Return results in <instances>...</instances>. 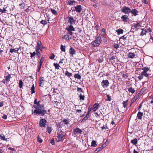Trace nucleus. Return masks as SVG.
<instances>
[{
	"label": "nucleus",
	"instance_id": "8fccbe9b",
	"mask_svg": "<svg viewBox=\"0 0 153 153\" xmlns=\"http://www.w3.org/2000/svg\"><path fill=\"white\" fill-rule=\"evenodd\" d=\"M111 100V98L109 95H107V100L110 101Z\"/></svg>",
	"mask_w": 153,
	"mask_h": 153
},
{
	"label": "nucleus",
	"instance_id": "0e129e2a",
	"mask_svg": "<svg viewBox=\"0 0 153 153\" xmlns=\"http://www.w3.org/2000/svg\"><path fill=\"white\" fill-rule=\"evenodd\" d=\"M125 35H124V36H121V37H120V39H122L123 40H126V37H125Z\"/></svg>",
	"mask_w": 153,
	"mask_h": 153
},
{
	"label": "nucleus",
	"instance_id": "dca6fc26",
	"mask_svg": "<svg viewBox=\"0 0 153 153\" xmlns=\"http://www.w3.org/2000/svg\"><path fill=\"white\" fill-rule=\"evenodd\" d=\"M66 29L68 31H74L75 30L74 28L71 25H70L68 27H67Z\"/></svg>",
	"mask_w": 153,
	"mask_h": 153
},
{
	"label": "nucleus",
	"instance_id": "6e6d98bb",
	"mask_svg": "<svg viewBox=\"0 0 153 153\" xmlns=\"http://www.w3.org/2000/svg\"><path fill=\"white\" fill-rule=\"evenodd\" d=\"M50 143L52 145H54L55 144L54 139L53 138L51 140Z\"/></svg>",
	"mask_w": 153,
	"mask_h": 153
},
{
	"label": "nucleus",
	"instance_id": "1a4fd4ad",
	"mask_svg": "<svg viewBox=\"0 0 153 153\" xmlns=\"http://www.w3.org/2000/svg\"><path fill=\"white\" fill-rule=\"evenodd\" d=\"M67 19L68 23H69L71 25L75 24V21L72 17H68Z\"/></svg>",
	"mask_w": 153,
	"mask_h": 153
},
{
	"label": "nucleus",
	"instance_id": "412c9836",
	"mask_svg": "<svg viewBox=\"0 0 153 153\" xmlns=\"http://www.w3.org/2000/svg\"><path fill=\"white\" fill-rule=\"evenodd\" d=\"M52 103L53 104V105L54 106V107L56 108L58 105L60 104V103L57 101H52Z\"/></svg>",
	"mask_w": 153,
	"mask_h": 153
},
{
	"label": "nucleus",
	"instance_id": "5701e85b",
	"mask_svg": "<svg viewBox=\"0 0 153 153\" xmlns=\"http://www.w3.org/2000/svg\"><path fill=\"white\" fill-rule=\"evenodd\" d=\"M89 112L88 111V113L86 114L85 116L81 122H84L88 119L89 115Z\"/></svg>",
	"mask_w": 153,
	"mask_h": 153
},
{
	"label": "nucleus",
	"instance_id": "c9c22d12",
	"mask_svg": "<svg viewBox=\"0 0 153 153\" xmlns=\"http://www.w3.org/2000/svg\"><path fill=\"white\" fill-rule=\"evenodd\" d=\"M74 77L75 78L78 79H80L81 78V76L78 74H76L74 75Z\"/></svg>",
	"mask_w": 153,
	"mask_h": 153
},
{
	"label": "nucleus",
	"instance_id": "a878e982",
	"mask_svg": "<svg viewBox=\"0 0 153 153\" xmlns=\"http://www.w3.org/2000/svg\"><path fill=\"white\" fill-rule=\"evenodd\" d=\"M116 31L117 32L118 35H119L123 33V30L122 29H118L116 30Z\"/></svg>",
	"mask_w": 153,
	"mask_h": 153
},
{
	"label": "nucleus",
	"instance_id": "7c9ffc66",
	"mask_svg": "<svg viewBox=\"0 0 153 153\" xmlns=\"http://www.w3.org/2000/svg\"><path fill=\"white\" fill-rule=\"evenodd\" d=\"M65 75L68 76V77H70L72 76V74L69 72L67 71H65Z\"/></svg>",
	"mask_w": 153,
	"mask_h": 153
},
{
	"label": "nucleus",
	"instance_id": "864d4df0",
	"mask_svg": "<svg viewBox=\"0 0 153 153\" xmlns=\"http://www.w3.org/2000/svg\"><path fill=\"white\" fill-rule=\"evenodd\" d=\"M75 2L74 1H68V3L70 5H73Z\"/></svg>",
	"mask_w": 153,
	"mask_h": 153
},
{
	"label": "nucleus",
	"instance_id": "bf43d9fd",
	"mask_svg": "<svg viewBox=\"0 0 153 153\" xmlns=\"http://www.w3.org/2000/svg\"><path fill=\"white\" fill-rule=\"evenodd\" d=\"M142 2L145 4H148V2L146 0H142Z\"/></svg>",
	"mask_w": 153,
	"mask_h": 153
},
{
	"label": "nucleus",
	"instance_id": "de8ad7c7",
	"mask_svg": "<svg viewBox=\"0 0 153 153\" xmlns=\"http://www.w3.org/2000/svg\"><path fill=\"white\" fill-rule=\"evenodd\" d=\"M51 10L53 14L55 15H56L57 12L55 10L53 9H51Z\"/></svg>",
	"mask_w": 153,
	"mask_h": 153
},
{
	"label": "nucleus",
	"instance_id": "bb28decb",
	"mask_svg": "<svg viewBox=\"0 0 153 153\" xmlns=\"http://www.w3.org/2000/svg\"><path fill=\"white\" fill-rule=\"evenodd\" d=\"M147 32V30L146 29H142V32L141 33V35L143 36L146 35V33Z\"/></svg>",
	"mask_w": 153,
	"mask_h": 153
},
{
	"label": "nucleus",
	"instance_id": "ddd939ff",
	"mask_svg": "<svg viewBox=\"0 0 153 153\" xmlns=\"http://www.w3.org/2000/svg\"><path fill=\"white\" fill-rule=\"evenodd\" d=\"M74 131V133L77 134H81L82 132L81 130L78 128H76Z\"/></svg>",
	"mask_w": 153,
	"mask_h": 153
},
{
	"label": "nucleus",
	"instance_id": "f257e3e1",
	"mask_svg": "<svg viewBox=\"0 0 153 153\" xmlns=\"http://www.w3.org/2000/svg\"><path fill=\"white\" fill-rule=\"evenodd\" d=\"M33 107L36 109L33 111L34 113L41 116H43L47 113V111L44 109V106L43 104H41L39 107L37 105H34Z\"/></svg>",
	"mask_w": 153,
	"mask_h": 153
},
{
	"label": "nucleus",
	"instance_id": "9b49d317",
	"mask_svg": "<svg viewBox=\"0 0 153 153\" xmlns=\"http://www.w3.org/2000/svg\"><path fill=\"white\" fill-rule=\"evenodd\" d=\"M43 46L42 45L41 42L40 41H39L37 42V45L36 48L42 49L43 48Z\"/></svg>",
	"mask_w": 153,
	"mask_h": 153
},
{
	"label": "nucleus",
	"instance_id": "aec40b11",
	"mask_svg": "<svg viewBox=\"0 0 153 153\" xmlns=\"http://www.w3.org/2000/svg\"><path fill=\"white\" fill-rule=\"evenodd\" d=\"M75 52L76 51L75 49L74 48H73L72 47H71L69 50V52L70 54L73 55L75 53Z\"/></svg>",
	"mask_w": 153,
	"mask_h": 153
},
{
	"label": "nucleus",
	"instance_id": "37998d69",
	"mask_svg": "<svg viewBox=\"0 0 153 153\" xmlns=\"http://www.w3.org/2000/svg\"><path fill=\"white\" fill-rule=\"evenodd\" d=\"M47 129L48 132L49 134H50L51 132L52 131V129L49 126L48 127Z\"/></svg>",
	"mask_w": 153,
	"mask_h": 153
},
{
	"label": "nucleus",
	"instance_id": "a18cd8bd",
	"mask_svg": "<svg viewBox=\"0 0 153 153\" xmlns=\"http://www.w3.org/2000/svg\"><path fill=\"white\" fill-rule=\"evenodd\" d=\"M62 122H63L65 123V124L67 125L69 123V121H68L67 119H64L62 121Z\"/></svg>",
	"mask_w": 153,
	"mask_h": 153
},
{
	"label": "nucleus",
	"instance_id": "473e14b6",
	"mask_svg": "<svg viewBox=\"0 0 153 153\" xmlns=\"http://www.w3.org/2000/svg\"><path fill=\"white\" fill-rule=\"evenodd\" d=\"M30 90H31V94H32L35 92V90H35V87H34V85L33 84V85L31 87Z\"/></svg>",
	"mask_w": 153,
	"mask_h": 153
},
{
	"label": "nucleus",
	"instance_id": "0eeeda50",
	"mask_svg": "<svg viewBox=\"0 0 153 153\" xmlns=\"http://www.w3.org/2000/svg\"><path fill=\"white\" fill-rule=\"evenodd\" d=\"M121 19L122 21L125 22H129L130 21L128 16L126 15L123 16L121 17Z\"/></svg>",
	"mask_w": 153,
	"mask_h": 153
},
{
	"label": "nucleus",
	"instance_id": "423d86ee",
	"mask_svg": "<svg viewBox=\"0 0 153 153\" xmlns=\"http://www.w3.org/2000/svg\"><path fill=\"white\" fill-rule=\"evenodd\" d=\"M122 12L126 14H128L131 13V9L128 7L124 6L123 7Z\"/></svg>",
	"mask_w": 153,
	"mask_h": 153
},
{
	"label": "nucleus",
	"instance_id": "13d9d810",
	"mask_svg": "<svg viewBox=\"0 0 153 153\" xmlns=\"http://www.w3.org/2000/svg\"><path fill=\"white\" fill-rule=\"evenodd\" d=\"M56 126H57V127L59 129V128H60L61 126V124L60 123H56Z\"/></svg>",
	"mask_w": 153,
	"mask_h": 153
},
{
	"label": "nucleus",
	"instance_id": "cd10ccee",
	"mask_svg": "<svg viewBox=\"0 0 153 153\" xmlns=\"http://www.w3.org/2000/svg\"><path fill=\"white\" fill-rule=\"evenodd\" d=\"M20 48V47L18 48H17V50H16L15 49H14L13 48H11L10 49V52L11 53H13V52H17L19 50V49Z\"/></svg>",
	"mask_w": 153,
	"mask_h": 153
},
{
	"label": "nucleus",
	"instance_id": "9d476101",
	"mask_svg": "<svg viewBox=\"0 0 153 153\" xmlns=\"http://www.w3.org/2000/svg\"><path fill=\"white\" fill-rule=\"evenodd\" d=\"M75 11L77 13H80L82 10V6L78 5L74 7Z\"/></svg>",
	"mask_w": 153,
	"mask_h": 153
},
{
	"label": "nucleus",
	"instance_id": "2f4dec72",
	"mask_svg": "<svg viewBox=\"0 0 153 153\" xmlns=\"http://www.w3.org/2000/svg\"><path fill=\"white\" fill-rule=\"evenodd\" d=\"M19 87L22 88L23 86V82L22 80H20L19 81Z\"/></svg>",
	"mask_w": 153,
	"mask_h": 153
},
{
	"label": "nucleus",
	"instance_id": "c85d7f7f",
	"mask_svg": "<svg viewBox=\"0 0 153 153\" xmlns=\"http://www.w3.org/2000/svg\"><path fill=\"white\" fill-rule=\"evenodd\" d=\"M141 74L142 75H143L147 77H149V76L150 75V74L147 73L146 72L144 71H142L141 72Z\"/></svg>",
	"mask_w": 153,
	"mask_h": 153
},
{
	"label": "nucleus",
	"instance_id": "052dcab7",
	"mask_svg": "<svg viewBox=\"0 0 153 153\" xmlns=\"http://www.w3.org/2000/svg\"><path fill=\"white\" fill-rule=\"evenodd\" d=\"M41 66H42L39 65L38 66V68H37V71L38 72L39 71H40V69L41 67Z\"/></svg>",
	"mask_w": 153,
	"mask_h": 153
},
{
	"label": "nucleus",
	"instance_id": "393cba45",
	"mask_svg": "<svg viewBox=\"0 0 153 153\" xmlns=\"http://www.w3.org/2000/svg\"><path fill=\"white\" fill-rule=\"evenodd\" d=\"M103 145H102V146L100 147H99L98 148H97L95 151L94 152L95 153H97L99 151H100L102 149L104 148V147L103 146Z\"/></svg>",
	"mask_w": 153,
	"mask_h": 153
},
{
	"label": "nucleus",
	"instance_id": "e433bc0d",
	"mask_svg": "<svg viewBox=\"0 0 153 153\" xmlns=\"http://www.w3.org/2000/svg\"><path fill=\"white\" fill-rule=\"evenodd\" d=\"M53 66L55 67V69H59V67H60V66L59 65V64L57 63H54L53 64Z\"/></svg>",
	"mask_w": 153,
	"mask_h": 153
},
{
	"label": "nucleus",
	"instance_id": "6e6552de",
	"mask_svg": "<svg viewBox=\"0 0 153 153\" xmlns=\"http://www.w3.org/2000/svg\"><path fill=\"white\" fill-rule=\"evenodd\" d=\"M109 84L108 80H103L101 82V85L104 88L108 86Z\"/></svg>",
	"mask_w": 153,
	"mask_h": 153
},
{
	"label": "nucleus",
	"instance_id": "4d7b16f0",
	"mask_svg": "<svg viewBox=\"0 0 153 153\" xmlns=\"http://www.w3.org/2000/svg\"><path fill=\"white\" fill-rule=\"evenodd\" d=\"M108 128L106 125L103 126L102 127V130L104 129H106Z\"/></svg>",
	"mask_w": 153,
	"mask_h": 153
},
{
	"label": "nucleus",
	"instance_id": "f704fd0d",
	"mask_svg": "<svg viewBox=\"0 0 153 153\" xmlns=\"http://www.w3.org/2000/svg\"><path fill=\"white\" fill-rule=\"evenodd\" d=\"M40 101L37 102L36 99H35L34 101V104L36 105L37 106V107H39L40 105L39 104Z\"/></svg>",
	"mask_w": 153,
	"mask_h": 153
},
{
	"label": "nucleus",
	"instance_id": "ea45409f",
	"mask_svg": "<svg viewBox=\"0 0 153 153\" xmlns=\"http://www.w3.org/2000/svg\"><path fill=\"white\" fill-rule=\"evenodd\" d=\"M142 70L143 71L147 72L149 70V68L148 67H144L142 68Z\"/></svg>",
	"mask_w": 153,
	"mask_h": 153
},
{
	"label": "nucleus",
	"instance_id": "72a5a7b5",
	"mask_svg": "<svg viewBox=\"0 0 153 153\" xmlns=\"http://www.w3.org/2000/svg\"><path fill=\"white\" fill-rule=\"evenodd\" d=\"M128 100H127L126 101H123V106L124 108L126 107L128 105Z\"/></svg>",
	"mask_w": 153,
	"mask_h": 153
},
{
	"label": "nucleus",
	"instance_id": "b1692460",
	"mask_svg": "<svg viewBox=\"0 0 153 153\" xmlns=\"http://www.w3.org/2000/svg\"><path fill=\"white\" fill-rule=\"evenodd\" d=\"M42 51V49H38L37 48H36V55L38 56V57H39L40 56L41 54L39 51V50Z\"/></svg>",
	"mask_w": 153,
	"mask_h": 153
},
{
	"label": "nucleus",
	"instance_id": "20e7f679",
	"mask_svg": "<svg viewBox=\"0 0 153 153\" xmlns=\"http://www.w3.org/2000/svg\"><path fill=\"white\" fill-rule=\"evenodd\" d=\"M47 123L46 120L45 119H41L39 123L40 127H45Z\"/></svg>",
	"mask_w": 153,
	"mask_h": 153
},
{
	"label": "nucleus",
	"instance_id": "39448f33",
	"mask_svg": "<svg viewBox=\"0 0 153 153\" xmlns=\"http://www.w3.org/2000/svg\"><path fill=\"white\" fill-rule=\"evenodd\" d=\"M11 78L10 74H8L6 76H5V79L3 81V82L5 84H7L10 81V79Z\"/></svg>",
	"mask_w": 153,
	"mask_h": 153
},
{
	"label": "nucleus",
	"instance_id": "774afa93",
	"mask_svg": "<svg viewBox=\"0 0 153 153\" xmlns=\"http://www.w3.org/2000/svg\"><path fill=\"white\" fill-rule=\"evenodd\" d=\"M95 114V116L97 117H100V116L99 115V114H98V113L97 112H95L94 113Z\"/></svg>",
	"mask_w": 153,
	"mask_h": 153
},
{
	"label": "nucleus",
	"instance_id": "3c124183",
	"mask_svg": "<svg viewBox=\"0 0 153 153\" xmlns=\"http://www.w3.org/2000/svg\"><path fill=\"white\" fill-rule=\"evenodd\" d=\"M30 57L31 58H32L36 54L35 52H33V53H30Z\"/></svg>",
	"mask_w": 153,
	"mask_h": 153
},
{
	"label": "nucleus",
	"instance_id": "e2e57ef3",
	"mask_svg": "<svg viewBox=\"0 0 153 153\" xmlns=\"http://www.w3.org/2000/svg\"><path fill=\"white\" fill-rule=\"evenodd\" d=\"M77 91L78 92H82V90L81 88L78 87L77 88Z\"/></svg>",
	"mask_w": 153,
	"mask_h": 153
},
{
	"label": "nucleus",
	"instance_id": "79ce46f5",
	"mask_svg": "<svg viewBox=\"0 0 153 153\" xmlns=\"http://www.w3.org/2000/svg\"><path fill=\"white\" fill-rule=\"evenodd\" d=\"M60 49L62 51L65 52V46H63L62 45H61Z\"/></svg>",
	"mask_w": 153,
	"mask_h": 153
},
{
	"label": "nucleus",
	"instance_id": "4468645a",
	"mask_svg": "<svg viewBox=\"0 0 153 153\" xmlns=\"http://www.w3.org/2000/svg\"><path fill=\"white\" fill-rule=\"evenodd\" d=\"M100 106L99 104L97 103L94 104L93 106V110L94 111H95L98 109Z\"/></svg>",
	"mask_w": 153,
	"mask_h": 153
},
{
	"label": "nucleus",
	"instance_id": "4be33fe9",
	"mask_svg": "<svg viewBox=\"0 0 153 153\" xmlns=\"http://www.w3.org/2000/svg\"><path fill=\"white\" fill-rule=\"evenodd\" d=\"M127 89L128 91L132 94H134L135 92L134 88H133L131 87H129Z\"/></svg>",
	"mask_w": 153,
	"mask_h": 153
},
{
	"label": "nucleus",
	"instance_id": "338daca9",
	"mask_svg": "<svg viewBox=\"0 0 153 153\" xmlns=\"http://www.w3.org/2000/svg\"><path fill=\"white\" fill-rule=\"evenodd\" d=\"M2 117L4 119H6L7 118V115L4 114L3 115Z\"/></svg>",
	"mask_w": 153,
	"mask_h": 153
},
{
	"label": "nucleus",
	"instance_id": "f3484780",
	"mask_svg": "<svg viewBox=\"0 0 153 153\" xmlns=\"http://www.w3.org/2000/svg\"><path fill=\"white\" fill-rule=\"evenodd\" d=\"M71 37L69 34L67 33L63 37V38L65 39L69 40L71 39Z\"/></svg>",
	"mask_w": 153,
	"mask_h": 153
},
{
	"label": "nucleus",
	"instance_id": "5fc2aeb1",
	"mask_svg": "<svg viewBox=\"0 0 153 153\" xmlns=\"http://www.w3.org/2000/svg\"><path fill=\"white\" fill-rule=\"evenodd\" d=\"M43 78H42L41 77L40 79L39 80V84L41 85V84H42V82L44 81L43 79ZM40 86H41V85H40Z\"/></svg>",
	"mask_w": 153,
	"mask_h": 153
},
{
	"label": "nucleus",
	"instance_id": "c756f323",
	"mask_svg": "<svg viewBox=\"0 0 153 153\" xmlns=\"http://www.w3.org/2000/svg\"><path fill=\"white\" fill-rule=\"evenodd\" d=\"M131 142L132 144L135 145L137 144V139L136 138H135V139L134 140H131Z\"/></svg>",
	"mask_w": 153,
	"mask_h": 153
},
{
	"label": "nucleus",
	"instance_id": "58836bf2",
	"mask_svg": "<svg viewBox=\"0 0 153 153\" xmlns=\"http://www.w3.org/2000/svg\"><path fill=\"white\" fill-rule=\"evenodd\" d=\"M97 146L96 142L95 140H93L91 142V146L93 147H95Z\"/></svg>",
	"mask_w": 153,
	"mask_h": 153
},
{
	"label": "nucleus",
	"instance_id": "69168bd1",
	"mask_svg": "<svg viewBox=\"0 0 153 153\" xmlns=\"http://www.w3.org/2000/svg\"><path fill=\"white\" fill-rule=\"evenodd\" d=\"M52 55L50 57V59H53L55 57V55L53 54H52Z\"/></svg>",
	"mask_w": 153,
	"mask_h": 153
},
{
	"label": "nucleus",
	"instance_id": "680f3d73",
	"mask_svg": "<svg viewBox=\"0 0 153 153\" xmlns=\"http://www.w3.org/2000/svg\"><path fill=\"white\" fill-rule=\"evenodd\" d=\"M138 79L139 80H141V79H143V75H140L138 77Z\"/></svg>",
	"mask_w": 153,
	"mask_h": 153
},
{
	"label": "nucleus",
	"instance_id": "603ef678",
	"mask_svg": "<svg viewBox=\"0 0 153 153\" xmlns=\"http://www.w3.org/2000/svg\"><path fill=\"white\" fill-rule=\"evenodd\" d=\"M114 47L116 49H117L119 47V45L117 44H114L113 45Z\"/></svg>",
	"mask_w": 153,
	"mask_h": 153
},
{
	"label": "nucleus",
	"instance_id": "6ab92c4d",
	"mask_svg": "<svg viewBox=\"0 0 153 153\" xmlns=\"http://www.w3.org/2000/svg\"><path fill=\"white\" fill-rule=\"evenodd\" d=\"M131 13L134 16H136L137 14L138 11L137 10L134 9H132L131 10Z\"/></svg>",
	"mask_w": 153,
	"mask_h": 153
},
{
	"label": "nucleus",
	"instance_id": "4c0bfd02",
	"mask_svg": "<svg viewBox=\"0 0 153 153\" xmlns=\"http://www.w3.org/2000/svg\"><path fill=\"white\" fill-rule=\"evenodd\" d=\"M47 21L45 20H42L40 22V23L42 24L43 25L45 26L47 24Z\"/></svg>",
	"mask_w": 153,
	"mask_h": 153
},
{
	"label": "nucleus",
	"instance_id": "49530a36",
	"mask_svg": "<svg viewBox=\"0 0 153 153\" xmlns=\"http://www.w3.org/2000/svg\"><path fill=\"white\" fill-rule=\"evenodd\" d=\"M0 139L4 140H6V139H5L4 135L3 134L0 135Z\"/></svg>",
	"mask_w": 153,
	"mask_h": 153
},
{
	"label": "nucleus",
	"instance_id": "a211bd4d",
	"mask_svg": "<svg viewBox=\"0 0 153 153\" xmlns=\"http://www.w3.org/2000/svg\"><path fill=\"white\" fill-rule=\"evenodd\" d=\"M128 57L129 58L132 59L135 56V54L133 53L129 52L128 54Z\"/></svg>",
	"mask_w": 153,
	"mask_h": 153
},
{
	"label": "nucleus",
	"instance_id": "c03bdc74",
	"mask_svg": "<svg viewBox=\"0 0 153 153\" xmlns=\"http://www.w3.org/2000/svg\"><path fill=\"white\" fill-rule=\"evenodd\" d=\"M6 11L7 10L5 8H3L2 9H0V12L2 13H5Z\"/></svg>",
	"mask_w": 153,
	"mask_h": 153
},
{
	"label": "nucleus",
	"instance_id": "f03ea898",
	"mask_svg": "<svg viewBox=\"0 0 153 153\" xmlns=\"http://www.w3.org/2000/svg\"><path fill=\"white\" fill-rule=\"evenodd\" d=\"M65 136V134L61 130H58L56 140L58 142L61 141L63 139V138Z\"/></svg>",
	"mask_w": 153,
	"mask_h": 153
},
{
	"label": "nucleus",
	"instance_id": "09e8293b",
	"mask_svg": "<svg viewBox=\"0 0 153 153\" xmlns=\"http://www.w3.org/2000/svg\"><path fill=\"white\" fill-rule=\"evenodd\" d=\"M44 60V59L43 58H42L40 59L39 65L42 66V63L43 62Z\"/></svg>",
	"mask_w": 153,
	"mask_h": 153
},
{
	"label": "nucleus",
	"instance_id": "f8f14e48",
	"mask_svg": "<svg viewBox=\"0 0 153 153\" xmlns=\"http://www.w3.org/2000/svg\"><path fill=\"white\" fill-rule=\"evenodd\" d=\"M135 22L136 23H134L132 25V28H137L140 26V23H137V22Z\"/></svg>",
	"mask_w": 153,
	"mask_h": 153
},
{
	"label": "nucleus",
	"instance_id": "7ed1b4c3",
	"mask_svg": "<svg viewBox=\"0 0 153 153\" xmlns=\"http://www.w3.org/2000/svg\"><path fill=\"white\" fill-rule=\"evenodd\" d=\"M102 41L101 38L100 36H98L96 38L95 40L92 42L91 44L94 47L98 46L101 43Z\"/></svg>",
	"mask_w": 153,
	"mask_h": 153
},
{
	"label": "nucleus",
	"instance_id": "a19ab883",
	"mask_svg": "<svg viewBox=\"0 0 153 153\" xmlns=\"http://www.w3.org/2000/svg\"><path fill=\"white\" fill-rule=\"evenodd\" d=\"M84 95H82L81 94H80L79 96V98L80 100H84Z\"/></svg>",
	"mask_w": 153,
	"mask_h": 153
},
{
	"label": "nucleus",
	"instance_id": "2eb2a0df",
	"mask_svg": "<svg viewBox=\"0 0 153 153\" xmlns=\"http://www.w3.org/2000/svg\"><path fill=\"white\" fill-rule=\"evenodd\" d=\"M143 115V112H141L140 111H139L137 113V118L138 119H140L141 120L142 117Z\"/></svg>",
	"mask_w": 153,
	"mask_h": 153
}]
</instances>
